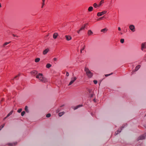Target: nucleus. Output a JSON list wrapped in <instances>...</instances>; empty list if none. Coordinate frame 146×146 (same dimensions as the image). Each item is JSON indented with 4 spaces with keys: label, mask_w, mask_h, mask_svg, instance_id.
<instances>
[{
    "label": "nucleus",
    "mask_w": 146,
    "mask_h": 146,
    "mask_svg": "<svg viewBox=\"0 0 146 146\" xmlns=\"http://www.w3.org/2000/svg\"><path fill=\"white\" fill-rule=\"evenodd\" d=\"M36 78L38 79L39 80L45 83L47 82L46 79L43 76V74L42 73H39L36 76Z\"/></svg>",
    "instance_id": "1"
},
{
    "label": "nucleus",
    "mask_w": 146,
    "mask_h": 146,
    "mask_svg": "<svg viewBox=\"0 0 146 146\" xmlns=\"http://www.w3.org/2000/svg\"><path fill=\"white\" fill-rule=\"evenodd\" d=\"M84 70L86 72L87 76L88 78H92L93 76V74L87 68L85 67L84 68Z\"/></svg>",
    "instance_id": "2"
},
{
    "label": "nucleus",
    "mask_w": 146,
    "mask_h": 146,
    "mask_svg": "<svg viewBox=\"0 0 146 146\" xmlns=\"http://www.w3.org/2000/svg\"><path fill=\"white\" fill-rule=\"evenodd\" d=\"M107 12V11H105L101 12H99L97 13V16H101L102 15L106 13Z\"/></svg>",
    "instance_id": "3"
},
{
    "label": "nucleus",
    "mask_w": 146,
    "mask_h": 146,
    "mask_svg": "<svg viewBox=\"0 0 146 146\" xmlns=\"http://www.w3.org/2000/svg\"><path fill=\"white\" fill-rule=\"evenodd\" d=\"M130 29L133 32L135 31V26L133 25H130L129 26Z\"/></svg>",
    "instance_id": "4"
},
{
    "label": "nucleus",
    "mask_w": 146,
    "mask_h": 146,
    "mask_svg": "<svg viewBox=\"0 0 146 146\" xmlns=\"http://www.w3.org/2000/svg\"><path fill=\"white\" fill-rule=\"evenodd\" d=\"M146 42L145 43H143L141 44V50H143V49L144 48H146Z\"/></svg>",
    "instance_id": "5"
},
{
    "label": "nucleus",
    "mask_w": 146,
    "mask_h": 146,
    "mask_svg": "<svg viewBox=\"0 0 146 146\" xmlns=\"http://www.w3.org/2000/svg\"><path fill=\"white\" fill-rule=\"evenodd\" d=\"M17 142H13L11 143H8V144H7V145L9 146H13L16 145H17Z\"/></svg>",
    "instance_id": "6"
},
{
    "label": "nucleus",
    "mask_w": 146,
    "mask_h": 146,
    "mask_svg": "<svg viewBox=\"0 0 146 146\" xmlns=\"http://www.w3.org/2000/svg\"><path fill=\"white\" fill-rule=\"evenodd\" d=\"M144 135H145L144 134V135H142L139 137L138 140L139 141L140 140H142L145 139V136H144Z\"/></svg>",
    "instance_id": "7"
},
{
    "label": "nucleus",
    "mask_w": 146,
    "mask_h": 146,
    "mask_svg": "<svg viewBox=\"0 0 146 146\" xmlns=\"http://www.w3.org/2000/svg\"><path fill=\"white\" fill-rule=\"evenodd\" d=\"M87 24H87V23H86V24L84 25V26H82V27H81V28L79 30V31H77V33H79V32H80V31H81V30H82L84 29L85 28V27L86 25H87Z\"/></svg>",
    "instance_id": "8"
},
{
    "label": "nucleus",
    "mask_w": 146,
    "mask_h": 146,
    "mask_svg": "<svg viewBox=\"0 0 146 146\" xmlns=\"http://www.w3.org/2000/svg\"><path fill=\"white\" fill-rule=\"evenodd\" d=\"M37 73H38L35 70H33L31 72V74L32 75H34V76L37 74Z\"/></svg>",
    "instance_id": "9"
},
{
    "label": "nucleus",
    "mask_w": 146,
    "mask_h": 146,
    "mask_svg": "<svg viewBox=\"0 0 146 146\" xmlns=\"http://www.w3.org/2000/svg\"><path fill=\"white\" fill-rule=\"evenodd\" d=\"M83 106V105L82 104H80L77 105L74 108V110H76L80 107H82Z\"/></svg>",
    "instance_id": "10"
},
{
    "label": "nucleus",
    "mask_w": 146,
    "mask_h": 146,
    "mask_svg": "<svg viewBox=\"0 0 146 146\" xmlns=\"http://www.w3.org/2000/svg\"><path fill=\"white\" fill-rule=\"evenodd\" d=\"M122 129L121 128L118 129V130L115 133V135H116L118 134V133H120Z\"/></svg>",
    "instance_id": "11"
},
{
    "label": "nucleus",
    "mask_w": 146,
    "mask_h": 146,
    "mask_svg": "<svg viewBox=\"0 0 146 146\" xmlns=\"http://www.w3.org/2000/svg\"><path fill=\"white\" fill-rule=\"evenodd\" d=\"M122 129L121 128L118 129V130L115 133V135H116L118 134V133H120Z\"/></svg>",
    "instance_id": "12"
},
{
    "label": "nucleus",
    "mask_w": 146,
    "mask_h": 146,
    "mask_svg": "<svg viewBox=\"0 0 146 146\" xmlns=\"http://www.w3.org/2000/svg\"><path fill=\"white\" fill-rule=\"evenodd\" d=\"M66 38L67 40H69L72 39V37L70 36H66Z\"/></svg>",
    "instance_id": "13"
},
{
    "label": "nucleus",
    "mask_w": 146,
    "mask_h": 146,
    "mask_svg": "<svg viewBox=\"0 0 146 146\" xmlns=\"http://www.w3.org/2000/svg\"><path fill=\"white\" fill-rule=\"evenodd\" d=\"M58 35V34L57 33H55L53 35V38L54 39H56L57 37V36Z\"/></svg>",
    "instance_id": "14"
},
{
    "label": "nucleus",
    "mask_w": 146,
    "mask_h": 146,
    "mask_svg": "<svg viewBox=\"0 0 146 146\" xmlns=\"http://www.w3.org/2000/svg\"><path fill=\"white\" fill-rule=\"evenodd\" d=\"M49 49H46L43 51V54L44 55L46 54L47 53Z\"/></svg>",
    "instance_id": "15"
},
{
    "label": "nucleus",
    "mask_w": 146,
    "mask_h": 146,
    "mask_svg": "<svg viewBox=\"0 0 146 146\" xmlns=\"http://www.w3.org/2000/svg\"><path fill=\"white\" fill-rule=\"evenodd\" d=\"M141 66L140 65H138L135 68V71H137L140 67Z\"/></svg>",
    "instance_id": "16"
},
{
    "label": "nucleus",
    "mask_w": 146,
    "mask_h": 146,
    "mask_svg": "<svg viewBox=\"0 0 146 146\" xmlns=\"http://www.w3.org/2000/svg\"><path fill=\"white\" fill-rule=\"evenodd\" d=\"M107 31V29L106 28H104V29H102L101 30V32H103L104 33H105Z\"/></svg>",
    "instance_id": "17"
},
{
    "label": "nucleus",
    "mask_w": 146,
    "mask_h": 146,
    "mask_svg": "<svg viewBox=\"0 0 146 146\" xmlns=\"http://www.w3.org/2000/svg\"><path fill=\"white\" fill-rule=\"evenodd\" d=\"M93 9V7L92 6H90V7L88 8V10L90 12V11H92Z\"/></svg>",
    "instance_id": "18"
},
{
    "label": "nucleus",
    "mask_w": 146,
    "mask_h": 146,
    "mask_svg": "<svg viewBox=\"0 0 146 146\" xmlns=\"http://www.w3.org/2000/svg\"><path fill=\"white\" fill-rule=\"evenodd\" d=\"M89 96L90 97L92 98L95 95L94 92H92V93L89 94Z\"/></svg>",
    "instance_id": "19"
},
{
    "label": "nucleus",
    "mask_w": 146,
    "mask_h": 146,
    "mask_svg": "<svg viewBox=\"0 0 146 146\" xmlns=\"http://www.w3.org/2000/svg\"><path fill=\"white\" fill-rule=\"evenodd\" d=\"M51 66V65L50 64H47L46 66V67L47 68H50Z\"/></svg>",
    "instance_id": "20"
},
{
    "label": "nucleus",
    "mask_w": 146,
    "mask_h": 146,
    "mask_svg": "<svg viewBox=\"0 0 146 146\" xmlns=\"http://www.w3.org/2000/svg\"><path fill=\"white\" fill-rule=\"evenodd\" d=\"M104 0H102L100 2L99 5H98V6H100V7L102 5V4L104 3Z\"/></svg>",
    "instance_id": "21"
},
{
    "label": "nucleus",
    "mask_w": 146,
    "mask_h": 146,
    "mask_svg": "<svg viewBox=\"0 0 146 146\" xmlns=\"http://www.w3.org/2000/svg\"><path fill=\"white\" fill-rule=\"evenodd\" d=\"M87 91L89 92V94H90L91 93H92V92H93L92 90L91 89H88L87 90Z\"/></svg>",
    "instance_id": "22"
},
{
    "label": "nucleus",
    "mask_w": 146,
    "mask_h": 146,
    "mask_svg": "<svg viewBox=\"0 0 146 146\" xmlns=\"http://www.w3.org/2000/svg\"><path fill=\"white\" fill-rule=\"evenodd\" d=\"M13 110H12L11 111L10 113H9L7 115V117H8L10 115H11L12 113H13Z\"/></svg>",
    "instance_id": "23"
},
{
    "label": "nucleus",
    "mask_w": 146,
    "mask_h": 146,
    "mask_svg": "<svg viewBox=\"0 0 146 146\" xmlns=\"http://www.w3.org/2000/svg\"><path fill=\"white\" fill-rule=\"evenodd\" d=\"M85 48V45H84L82 47L81 49L80 50V52L81 53H82V51H83Z\"/></svg>",
    "instance_id": "24"
},
{
    "label": "nucleus",
    "mask_w": 146,
    "mask_h": 146,
    "mask_svg": "<svg viewBox=\"0 0 146 146\" xmlns=\"http://www.w3.org/2000/svg\"><path fill=\"white\" fill-rule=\"evenodd\" d=\"M93 6L95 8H97L98 7H100V6H98V5H97L96 3L94 4Z\"/></svg>",
    "instance_id": "25"
},
{
    "label": "nucleus",
    "mask_w": 146,
    "mask_h": 146,
    "mask_svg": "<svg viewBox=\"0 0 146 146\" xmlns=\"http://www.w3.org/2000/svg\"><path fill=\"white\" fill-rule=\"evenodd\" d=\"M64 112L59 113V116L60 117L62 115H63L64 114Z\"/></svg>",
    "instance_id": "26"
},
{
    "label": "nucleus",
    "mask_w": 146,
    "mask_h": 146,
    "mask_svg": "<svg viewBox=\"0 0 146 146\" xmlns=\"http://www.w3.org/2000/svg\"><path fill=\"white\" fill-rule=\"evenodd\" d=\"M92 33H93L91 31V30H89L88 31V35H91V34H92Z\"/></svg>",
    "instance_id": "27"
},
{
    "label": "nucleus",
    "mask_w": 146,
    "mask_h": 146,
    "mask_svg": "<svg viewBox=\"0 0 146 146\" xmlns=\"http://www.w3.org/2000/svg\"><path fill=\"white\" fill-rule=\"evenodd\" d=\"M40 59L39 58H36L35 60V62H38L40 61Z\"/></svg>",
    "instance_id": "28"
},
{
    "label": "nucleus",
    "mask_w": 146,
    "mask_h": 146,
    "mask_svg": "<svg viewBox=\"0 0 146 146\" xmlns=\"http://www.w3.org/2000/svg\"><path fill=\"white\" fill-rule=\"evenodd\" d=\"M124 40L123 38H121L120 39V42L122 43H123L124 42Z\"/></svg>",
    "instance_id": "29"
},
{
    "label": "nucleus",
    "mask_w": 146,
    "mask_h": 146,
    "mask_svg": "<svg viewBox=\"0 0 146 146\" xmlns=\"http://www.w3.org/2000/svg\"><path fill=\"white\" fill-rule=\"evenodd\" d=\"M51 116V114L50 113H48L46 114V117H49Z\"/></svg>",
    "instance_id": "30"
},
{
    "label": "nucleus",
    "mask_w": 146,
    "mask_h": 146,
    "mask_svg": "<svg viewBox=\"0 0 146 146\" xmlns=\"http://www.w3.org/2000/svg\"><path fill=\"white\" fill-rule=\"evenodd\" d=\"M25 111H23L21 113V115L22 116H23L24 115V114H25Z\"/></svg>",
    "instance_id": "31"
},
{
    "label": "nucleus",
    "mask_w": 146,
    "mask_h": 146,
    "mask_svg": "<svg viewBox=\"0 0 146 146\" xmlns=\"http://www.w3.org/2000/svg\"><path fill=\"white\" fill-rule=\"evenodd\" d=\"M10 42H6L4 44H3V46H5L7 45V44H9V43H10Z\"/></svg>",
    "instance_id": "32"
},
{
    "label": "nucleus",
    "mask_w": 146,
    "mask_h": 146,
    "mask_svg": "<svg viewBox=\"0 0 146 146\" xmlns=\"http://www.w3.org/2000/svg\"><path fill=\"white\" fill-rule=\"evenodd\" d=\"M5 124H3V125H2L0 126V129L1 130L2 129L3 127L4 126Z\"/></svg>",
    "instance_id": "33"
},
{
    "label": "nucleus",
    "mask_w": 146,
    "mask_h": 146,
    "mask_svg": "<svg viewBox=\"0 0 146 146\" xmlns=\"http://www.w3.org/2000/svg\"><path fill=\"white\" fill-rule=\"evenodd\" d=\"M73 83V80H72L69 83L68 86H69L72 84Z\"/></svg>",
    "instance_id": "34"
},
{
    "label": "nucleus",
    "mask_w": 146,
    "mask_h": 146,
    "mask_svg": "<svg viewBox=\"0 0 146 146\" xmlns=\"http://www.w3.org/2000/svg\"><path fill=\"white\" fill-rule=\"evenodd\" d=\"M112 74H113V73H111V74H106L105 75V76L106 77H107V76H109L110 75H111Z\"/></svg>",
    "instance_id": "35"
},
{
    "label": "nucleus",
    "mask_w": 146,
    "mask_h": 146,
    "mask_svg": "<svg viewBox=\"0 0 146 146\" xmlns=\"http://www.w3.org/2000/svg\"><path fill=\"white\" fill-rule=\"evenodd\" d=\"M93 82L95 84H96L98 83L97 81L96 80H94Z\"/></svg>",
    "instance_id": "36"
},
{
    "label": "nucleus",
    "mask_w": 146,
    "mask_h": 146,
    "mask_svg": "<svg viewBox=\"0 0 146 146\" xmlns=\"http://www.w3.org/2000/svg\"><path fill=\"white\" fill-rule=\"evenodd\" d=\"M4 98H2L1 100H0V104L1 103V102L4 101Z\"/></svg>",
    "instance_id": "37"
},
{
    "label": "nucleus",
    "mask_w": 146,
    "mask_h": 146,
    "mask_svg": "<svg viewBox=\"0 0 146 146\" xmlns=\"http://www.w3.org/2000/svg\"><path fill=\"white\" fill-rule=\"evenodd\" d=\"M103 17H102L98 19V21H99L100 20H102Z\"/></svg>",
    "instance_id": "38"
},
{
    "label": "nucleus",
    "mask_w": 146,
    "mask_h": 146,
    "mask_svg": "<svg viewBox=\"0 0 146 146\" xmlns=\"http://www.w3.org/2000/svg\"><path fill=\"white\" fill-rule=\"evenodd\" d=\"M13 35L14 37H18L19 36H16V35H14V34H13Z\"/></svg>",
    "instance_id": "39"
},
{
    "label": "nucleus",
    "mask_w": 146,
    "mask_h": 146,
    "mask_svg": "<svg viewBox=\"0 0 146 146\" xmlns=\"http://www.w3.org/2000/svg\"><path fill=\"white\" fill-rule=\"evenodd\" d=\"M28 106H26L25 107V110H28Z\"/></svg>",
    "instance_id": "40"
},
{
    "label": "nucleus",
    "mask_w": 146,
    "mask_h": 146,
    "mask_svg": "<svg viewBox=\"0 0 146 146\" xmlns=\"http://www.w3.org/2000/svg\"><path fill=\"white\" fill-rule=\"evenodd\" d=\"M76 79V77H74V82L75 80Z\"/></svg>",
    "instance_id": "41"
},
{
    "label": "nucleus",
    "mask_w": 146,
    "mask_h": 146,
    "mask_svg": "<svg viewBox=\"0 0 146 146\" xmlns=\"http://www.w3.org/2000/svg\"><path fill=\"white\" fill-rule=\"evenodd\" d=\"M44 3H42V8L44 6Z\"/></svg>",
    "instance_id": "42"
},
{
    "label": "nucleus",
    "mask_w": 146,
    "mask_h": 146,
    "mask_svg": "<svg viewBox=\"0 0 146 146\" xmlns=\"http://www.w3.org/2000/svg\"><path fill=\"white\" fill-rule=\"evenodd\" d=\"M69 75V73L68 72H67L66 74V76H68Z\"/></svg>",
    "instance_id": "43"
},
{
    "label": "nucleus",
    "mask_w": 146,
    "mask_h": 146,
    "mask_svg": "<svg viewBox=\"0 0 146 146\" xmlns=\"http://www.w3.org/2000/svg\"><path fill=\"white\" fill-rule=\"evenodd\" d=\"M22 110H18L17 111L18 113H20L21 111Z\"/></svg>",
    "instance_id": "44"
},
{
    "label": "nucleus",
    "mask_w": 146,
    "mask_h": 146,
    "mask_svg": "<svg viewBox=\"0 0 146 146\" xmlns=\"http://www.w3.org/2000/svg\"><path fill=\"white\" fill-rule=\"evenodd\" d=\"M20 74H18V75L16 76L15 77V78H16L17 77H18L19 76Z\"/></svg>",
    "instance_id": "45"
},
{
    "label": "nucleus",
    "mask_w": 146,
    "mask_h": 146,
    "mask_svg": "<svg viewBox=\"0 0 146 146\" xmlns=\"http://www.w3.org/2000/svg\"><path fill=\"white\" fill-rule=\"evenodd\" d=\"M53 60H54V61H56V60L57 59H56V58H54Z\"/></svg>",
    "instance_id": "46"
},
{
    "label": "nucleus",
    "mask_w": 146,
    "mask_h": 146,
    "mask_svg": "<svg viewBox=\"0 0 146 146\" xmlns=\"http://www.w3.org/2000/svg\"><path fill=\"white\" fill-rule=\"evenodd\" d=\"M118 30L119 31H121V28H120V27H119L118 28Z\"/></svg>",
    "instance_id": "47"
},
{
    "label": "nucleus",
    "mask_w": 146,
    "mask_h": 146,
    "mask_svg": "<svg viewBox=\"0 0 146 146\" xmlns=\"http://www.w3.org/2000/svg\"><path fill=\"white\" fill-rule=\"evenodd\" d=\"M7 117V116L6 117H5L4 119H3V120H5L7 118V117Z\"/></svg>",
    "instance_id": "48"
},
{
    "label": "nucleus",
    "mask_w": 146,
    "mask_h": 146,
    "mask_svg": "<svg viewBox=\"0 0 146 146\" xmlns=\"http://www.w3.org/2000/svg\"><path fill=\"white\" fill-rule=\"evenodd\" d=\"M93 101H94V102H96L95 98H94V100H93Z\"/></svg>",
    "instance_id": "49"
},
{
    "label": "nucleus",
    "mask_w": 146,
    "mask_h": 146,
    "mask_svg": "<svg viewBox=\"0 0 146 146\" xmlns=\"http://www.w3.org/2000/svg\"><path fill=\"white\" fill-rule=\"evenodd\" d=\"M42 0L43 3H44L45 0Z\"/></svg>",
    "instance_id": "50"
},
{
    "label": "nucleus",
    "mask_w": 146,
    "mask_h": 146,
    "mask_svg": "<svg viewBox=\"0 0 146 146\" xmlns=\"http://www.w3.org/2000/svg\"><path fill=\"white\" fill-rule=\"evenodd\" d=\"M26 111L27 112H29L28 110H26Z\"/></svg>",
    "instance_id": "51"
},
{
    "label": "nucleus",
    "mask_w": 146,
    "mask_h": 146,
    "mask_svg": "<svg viewBox=\"0 0 146 146\" xmlns=\"http://www.w3.org/2000/svg\"><path fill=\"white\" fill-rule=\"evenodd\" d=\"M1 7V4L0 3V7Z\"/></svg>",
    "instance_id": "52"
},
{
    "label": "nucleus",
    "mask_w": 146,
    "mask_h": 146,
    "mask_svg": "<svg viewBox=\"0 0 146 146\" xmlns=\"http://www.w3.org/2000/svg\"><path fill=\"white\" fill-rule=\"evenodd\" d=\"M133 72H134V70L132 72V74H133Z\"/></svg>",
    "instance_id": "53"
},
{
    "label": "nucleus",
    "mask_w": 146,
    "mask_h": 146,
    "mask_svg": "<svg viewBox=\"0 0 146 146\" xmlns=\"http://www.w3.org/2000/svg\"><path fill=\"white\" fill-rule=\"evenodd\" d=\"M63 106H64V105H62L60 107H62Z\"/></svg>",
    "instance_id": "54"
},
{
    "label": "nucleus",
    "mask_w": 146,
    "mask_h": 146,
    "mask_svg": "<svg viewBox=\"0 0 146 146\" xmlns=\"http://www.w3.org/2000/svg\"><path fill=\"white\" fill-rule=\"evenodd\" d=\"M18 110H22L21 108H19V109H18Z\"/></svg>",
    "instance_id": "55"
},
{
    "label": "nucleus",
    "mask_w": 146,
    "mask_h": 146,
    "mask_svg": "<svg viewBox=\"0 0 146 146\" xmlns=\"http://www.w3.org/2000/svg\"><path fill=\"white\" fill-rule=\"evenodd\" d=\"M121 34H122V33H121Z\"/></svg>",
    "instance_id": "56"
}]
</instances>
